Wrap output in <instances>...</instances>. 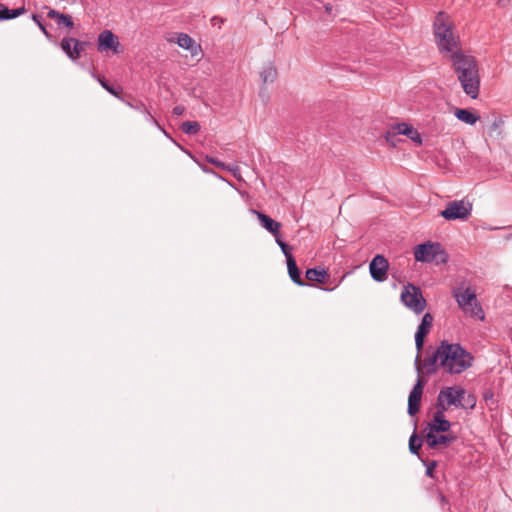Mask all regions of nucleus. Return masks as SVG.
<instances>
[{
	"instance_id": "40",
	"label": "nucleus",
	"mask_w": 512,
	"mask_h": 512,
	"mask_svg": "<svg viewBox=\"0 0 512 512\" xmlns=\"http://www.w3.org/2000/svg\"><path fill=\"white\" fill-rule=\"evenodd\" d=\"M324 8H325V11L327 12V14H331L332 13L333 6L330 3L325 4Z\"/></svg>"
},
{
	"instance_id": "33",
	"label": "nucleus",
	"mask_w": 512,
	"mask_h": 512,
	"mask_svg": "<svg viewBox=\"0 0 512 512\" xmlns=\"http://www.w3.org/2000/svg\"><path fill=\"white\" fill-rule=\"evenodd\" d=\"M206 161L215 165L217 168H220L222 170H224V168H226V164L214 157H211V156H206Z\"/></svg>"
},
{
	"instance_id": "37",
	"label": "nucleus",
	"mask_w": 512,
	"mask_h": 512,
	"mask_svg": "<svg viewBox=\"0 0 512 512\" xmlns=\"http://www.w3.org/2000/svg\"><path fill=\"white\" fill-rule=\"evenodd\" d=\"M435 467H436V462L435 461L430 462L427 465L426 475L429 476V477H433V470H434Z\"/></svg>"
},
{
	"instance_id": "1",
	"label": "nucleus",
	"mask_w": 512,
	"mask_h": 512,
	"mask_svg": "<svg viewBox=\"0 0 512 512\" xmlns=\"http://www.w3.org/2000/svg\"><path fill=\"white\" fill-rule=\"evenodd\" d=\"M449 60L465 94L476 99L480 92V75L475 57L461 52L453 53Z\"/></svg>"
},
{
	"instance_id": "42",
	"label": "nucleus",
	"mask_w": 512,
	"mask_h": 512,
	"mask_svg": "<svg viewBox=\"0 0 512 512\" xmlns=\"http://www.w3.org/2000/svg\"><path fill=\"white\" fill-rule=\"evenodd\" d=\"M396 138H397V137H391V138H390V141H389V142H390L392 145H394V146H395V144H396V143H395V139H396Z\"/></svg>"
},
{
	"instance_id": "15",
	"label": "nucleus",
	"mask_w": 512,
	"mask_h": 512,
	"mask_svg": "<svg viewBox=\"0 0 512 512\" xmlns=\"http://www.w3.org/2000/svg\"><path fill=\"white\" fill-rule=\"evenodd\" d=\"M445 411H442L440 408H436V412L434 413L433 420L428 423L429 431L427 433H440L447 432L451 427V423L445 419L444 417Z\"/></svg>"
},
{
	"instance_id": "21",
	"label": "nucleus",
	"mask_w": 512,
	"mask_h": 512,
	"mask_svg": "<svg viewBox=\"0 0 512 512\" xmlns=\"http://www.w3.org/2000/svg\"><path fill=\"white\" fill-rule=\"evenodd\" d=\"M287 268L289 277L295 284L299 286L307 285L306 282H304L303 279L301 278V273L297 267L294 257H288Z\"/></svg>"
},
{
	"instance_id": "23",
	"label": "nucleus",
	"mask_w": 512,
	"mask_h": 512,
	"mask_svg": "<svg viewBox=\"0 0 512 512\" xmlns=\"http://www.w3.org/2000/svg\"><path fill=\"white\" fill-rule=\"evenodd\" d=\"M455 116L458 120L470 125H474L480 119L477 114L471 112L470 110L460 108L456 109Z\"/></svg>"
},
{
	"instance_id": "7",
	"label": "nucleus",
	"mask_w": 512,
	"mask_h": 512,
	"mask_svg": "<svg viewBox=\"0 0 512 512\" xmlns=\"http://www.w3.org/2000/svg\"><path fill=\"white\" fill-rule=\"evenodd\" d=\"M465 390L461 387H446L440 390L436 408H440L442 411H447L450 406L460 407L466 409V405L463 404Z\"/></svg>"
},
{
	"instance_id": "22",
	"label": "nucleus",
	"mask_w": 512,
	"mask_h": 512,
	"mask_svg": "<svg viewBox=\"0 0 512 512\" xmlns=\"http://www.w3.org/2000/svg\"><path fill=\"white\" fill-rule=\"evenodd\" d=\"M25 13V8L9 9L0 2V21L14 19Z\"/></svg>"
},
{
	"instance_id": "20",
	"label": "nucleus",
	"mask_w": 512,
	"mask_h": 512,
	"mask_svg": "<svg viewBox=\"0 0 512 512\" xmlns=\"http://www.w3.org/2000/svg\"><path fill=\"white\" fill-rule=\"evenodd\" d=\"M47 17L50 19H54L59 26L63 25L70 29L74 27V22L71 16L60 13L54 9H50L47 12Z\"/></svg>"
},
{
	"instance_id": "26",
	"label": "nucleus",
	"mask_w": 512,
	"mask_h": 512,
	"mask_svg": "<svg viewBox=\"0 0 512 512\" xmlns=\"http://www.w3.org/2000/svg\"><path fill=\"white\" fill-rule=\"evenodd\" d=\"M73 37H64L60 42V47L62 51L67 55L68 58L75 61L74 52H73Z\"/></svg>"
},
{
	"instance_id": "5",
	"label": "nucleus",
	"mask_w": 512,
	"mask_h": 512,
	"mask_svg": "<svg viewBox=\"0 0 512 512\" xmlns=\"http://www.w3.org/2000/svg\"><path fill=\"white\" fill-rule=\"evenodd\" d=\"M416 261L442 264L448 259L447 253L440 243L426 242L416 246L414 251Z\"/></svg>"
},
{
	"instance_id": "3",
	"label": "nucleus",
	"mask_w": 512,
	"mask_h": 512,
	"mask_svg": "<svg viewBox=\"0 0 512 512\" xmlns=\"http://www.w3.org/2000/svg\"><path fill=\"white\" fill-rule=\"evenodd\" d=\"M433 27L436 44L440 53L447 54L448 58H450L453 53L462 52L457 48L459 37L454 33L453 24L445 13L439 12L437 14Z\"/></svg>"
},
{
	"instance_id": "18",
	"label": "nucleus",
	"mask_w": 512,
	"mask_h": 512,
	"mask_svg": "<svg viewBox=\"0 0 512 512\" xmlns=\"http://www.w3.org/2000/svg\"><path fill=\"white\" fill-rule=\"evenodd\" d=\"M176 42L181 48L189 50L192 56H196L200 50V46H197L194 39L186 33H178Z\"/></svg>"
},
{
	"instance_id": "8",
	"label": "nucleus",
	"mask_w": 512,
	"mask_h": 512,
	"mask_svg": "<svg viewBox=\"0 0 512 512\" xmlns=\"http://www.w3.org/2000/svg\"><path fill=\"white\" fill-rule=\"evenodd\" d=\"M472 212V205L464 200H454L447 203L440 216L446 220H467Z\"/></svg>"
},
{
	"instance_id": "19",
	"label": "nucleus",
	"mask_w": 512,
	"mask_h": 512,
	"mask_svg": "<svg viewBox=\"0 0 512 512\" xmlns=\"http://www.w3.org/2000/svg\"><path fill=\"white\" fill-rule=\"evenodd\" d=\"M305 277L309 281L325 284L330 276L324 268H309L305 272Z\"/></svg>"
},
{
	"instance_id": "17",
	"label": "nucleus",
	"mask_w": 512,
	"mask_h": 512,
	"mask_svg": "<svg viewBox=\"0 0 512 512\" xmlns=\"http://www.w3.org/2000/svg\"><path fill=\"white\" fill-rule=\"evenodd\" d=\"M254 213L257 215L261 225L269 231L271 234L275 236V238L279 235L281 224L275 220H273L268 215L254 211Z\"/></svg>"
},
{
	"instance_id": "30",
	"label": "nucleus",
	"mask_w": 512,
	"mask_h": 512,
	"mask_svg": "<svg viewBox=\"0 0 512 512\" xmlns=\"http://www.w3.org/2000/svg\"><path fill=\"white\" fill-rule=\"evenodd\" d=\"M127 106H129L130 108L136 110V111H139L141 113L143 112H147V107L146 105L140 101V100H125V99H121Z\"/></svg>"
},
{
	"instance_id": "24",
	"label": "nucleus",
	"mask_w": 512,
	"mask_h": 512,
	"mask_svg": "<svg viewBox=\"0 0 512 512\" xmlns=\"http://www.w3.org/2000/svg\"><path fill=\"white\" fill-rule=\"evenodd\" d=\"M260 76L264 84L272 83L277 78V70L272 64H269L263 68Z\"/></svg>"
},
{
	"instance_id": "12",
	"label": "nucleus",
	"mask_w": 512,
	"mask_h": 512,
	"mask_svg": "<svg viewBox=\"0 0 512 512\" xmlns=\"http://www.w3.org/2000/svg\"><path fill=\"white\" fill-rule=\"evenodd\" d=\"M434 317L431 313L427 312L423 315L422 320L415 333V346L418 352L423 349L424 339L429 334Z\"/></svg>"
},
{
	"instance_id": "43",
	"label": "nucleus",
	"mask_w": 512,
	"mask_h": 512,
	"mask_svg": "<svg viewBox=\"0 0 512 512\" xmlns=\"http://www.w3.org/2000/svg\"><path fill=\"white\" fill-rule=\"evenodd\" d=\"M203 171L206 172V173H210L211 172V170L208 169V168H203Z\"/></svg>"
},
{
	"instance_id": "39",
	"label": "nucleus",
	"mask_w": 512,
	"mask_h": 512,
	"mask_svg": "<svg viewBox=\"0 0 512 512\" xmlns=\"http://www.w3.org/2000/svg\"><path fill=\"white\" fill-rule=\"evenodd\" d=\"M496 3L497 5H499L500 7H506L507 4L509 3V0H496Z\"/></svg>"
},
{
	"instance_id": "36",
	"label": "nucleus",
	"mask_w": 512,
	"mask_h": 512,
	"mask_svg": "<svg viewBox=\"0 0 512 512\" xmlns=\"http://www.w3.org/2000/svg\"><path fill=\"white\" fill-rule=\"evenodd\" d=\"M463 401H464L463 404L466 405V408H470V409L474 408L475 403H476L473 395H468L467 398L464 397Z\"/></svg>"
},
{
	"instance_id": "11",
	"label": "nucleus",
	"mask_w": 512,
	"mask_h": 512,
	"mask_svg": "<svg viewBox=\"0 0 512 512\" xmlns=\"http://www.w3.org/2000/svg\"><path fill=\"white\" fill-rule=\"evenodd\" d=\"M424 384L425 382L423 381V379L420 376H418L416 384L410 391L407 407V413L410 416H414L419 412Z\"/></svg>"
},
{
	"instance_id": "38",
	"label": "nucleus",
	"mask_w": 512,
	"mask_h": 512,
	"mask_svg": "<svg viewBox=\"0 0 512 512\" xmlns=\"http://www.w3.org/2000/svg\"><path fill=\"white\" fill-rule=\"evenodd\" d=\"M184 111H185V108L181 105L175 106L173 108V113L178 116L182 115L184 113Z\"/></svg>"
},
{
	"instance_id": "4",
	"label": "nucleus",
	"mask_w": 512,
	"mask_h": 512,
	"mask_svg": "<svg viewBox=\"0 0 512 512\" xmlns=\"http://www.w3.org/2000/svg\"><path fill=\"white\" fill-rule=\"evenodd\" d=\"M453 296L459 306V308L471 317L483 321L485 319V313L474 290L467 287L465 289L459 287L453 291Z\"/></svg>"
},
{
	"instance_id": "35",
	"label": "nucleus",
	"mask_w": 512,
	"mask_h": 512,
	"mask_svg": "<svg viewBox=\"0 0 512 512\" xmlns=\"http://www.w3.org/2000/svg\"><path fill=\"white\" fill-rule=\"evenodd\" d=\"M224 170L231 172L234 177H240V168L238 165L226 164V168H224Z\"/></svg>"
},
{
	"instance_id": "10",
	"label": "nucleus",
	"mask_w": 512,
	"mask_h": 512,
	"mask_svg": "<svg viewBox=\"0 0 512 512\" xmlns=\"http://www.w3.org/2000/svg\"><path fill=\"white\" fill-rule=\"evenodd\" d=\"M389 263L383 255H376L369 265L371 277L377 282H383L387 279Z\"/></svg>"
},
{
	"instance_id": "32",
	"label": "nucleus",
	"mask_w": 512,
	"mask_h": 512,
	"mask_svg": "<svg viewBox=\"0 0 512 512\" xmlns=\"http://www.w3.org/2000/svg\"><path fill=\"white\" fill-rule=\"evenodd\" d=\"M32 19L38 25V27L44 33V35L49 38L50 33L47 31V29H46L45 25L43 24V22L41 21L40 17L38 15L34 14L32 16Z\"/></svg>"
},
{
	"instance_id": "27",
	"label": "nucleus",
	"mask_w": 512,
	"mask_h": 512,
	"mask_svg": "<svg viewBox=\"0 0 512 512\" xmlns=\"http://www.w3.org/2000/svg\"><path fill=\"white\" fill-rule=\"evenodd\" d=\"M181 130L185 134L194 135L199 132L200 124L196 121H186L182 123Z\"/></svg>"
},
{
	"instance_id": "16",
	"label": "nucleus",
	"mask_w": 512,
	"mask_h": 512,
	"mask_svg": "<svg viewBox=\"0 0 512 512\" xmlns=\"http://www.w3.org/2000/svg\"><path fill=\"white\" fill-rule=\"evenodd\" d=\"M426 443L431 449H436L437 447L443 445L447 446L448 444L454 442L457 437L455 435H436L433 433H427L425 436Z\"/></svg>"
},
{
	"instance_id": "13",
	"label": "nucleus",
	"mask_w": 512,
	"mask_h": 512,
	"mask_svg": "<svg viewBox=\"0 0 512 512\" xmlns=\"http://www.w3.org/2000/svg\"><path fill=\"white\" fill-rule=\"evenodd\" d=\"M399 135H405L412 141L421 143V136L416 129L407 123H399L391 128L386 133V140L390 141L391 137H398Z\"/></svg>"
},
{
	"instance_id": "28",
	"label": "nucleus",
	"mask_w": 512,
	"mask_h": 512,
	"mask_svg": "<svg viewBox=\"0 0 512 512\" xmlns=\"http://www.w3.org/2000/svg\"><path fill=\"white\" fill-rule=\"evenodd\" d=\"M421 446L422 440L417 436L416 432L414 431L409 439V450L412 454L418 455Z\"/></svg>"
},
{
	"instance_id": "41",
	"label": "nucleus",
	"mask_w": 512,
	"mask_h": 512,
	"mask_svg": "<svg viewBox=\"0 0 512 512\" xmlns=\"http://www.w3.org/2000/svg\"><path fill=\"white\" fill-rule=\"evenodd\" d=\"M336 287H337V284L334 287H325V288H323V290L330 292V291L334 290Z\"/></svg>"
},
{
	"instance_id": "31",
	"label": "nucleus",
	"mask_w": 512,
	"mask_h": 512,
	"mask_svg": "<svg viewBox=\"0 0 512 512\" xmlns=\"http://www.w3.org/2000/svg\"><path fill=\"white\" fill-rule=\"evenodd\" d=\"M276 243L279 245L283 254L285 255L286 261H288V257H293V255L291 254V247L288 244H286L284 241H282V239L280 238V235H278L276 237Z\"/></svg>"
},
{
	"instance_id": "6",
	"label": "nucleus",
	"mask_w": 512,
	"mask_h": 512,
	"mask_svg": "<svg viewBox=\"0 0 512 512\" xmlns=\"http://www.w3.org/2000/svg\"><path fill=\"white\" fill-rule=\"evenodd\" d=\"M400 299L405 307L417 315L421 314L427 305L421 289L411 283L403 286Z\"/></svg>"
},
{
	"instance_id": "14",
	"label": "nucleus",
	"mask_w": 512,
	"mask_h": 512,
	"mask_svg": "<svg viewBox=\"0 0 512 512\" xmlns=\"http://www.w3.org/2000/svg\"><path fill=\"white\" fill-rule=\"evenodd\" d=\"M419 358L420 356L418 354L415 361L418 373H420L422 370H425V373L430 375L437 371L438 366L441 367L442 356L439 353V346L436 348V350L432 353L431 356L424 360L422 367L418 363Z\"/></svg>"
},
{
	"instance_id": "34",
	"label": "nucleus",
	"mask_w": 512,
	"mask_h": 512,
	"mask_svg": "<svg viewBox=\"0 0 512 512\" xmlns=\"http://www.w3.org/2000/svg\"><path fill=\"white\" fill-rule=\"evenodd\" d=\"M143 114L145 115L147 122L155 125L156 127L162 130L161 125L158 123V121L155 119V117L151 114V112L148 109L147 112H143Z\"/></svg>"
},
{
	"instance_id": "29",
	"label": "nucleus",
	"mask_w": 512,
	"mask_h": 512,
	"mask_svg": "<svg viewBox=\"0 0 512 512\" xmlns=\"http://www.w3.org/2000/svg\"><path fill=\"white\" fill-rule=\"evenodd\" d=\"M89 45L86 41H80L74 38L73 41V52L75 60L79 59L82 52L85 51L86 47Z\"/></svg>"
},
{
	"instance_id": "25",
	"label": "nucleus",
	"mask_w": 512,
	"mask_h": 512,
	"mask_svg": "<svg viewBox=\"0 0 512 512\" xmlns=\"http://www.w3.org/2000/svg\"><path fill=\"white\" fill-rule=\"evenodd\" d=\"M93 76L97 79V81L100 83V85L107 92H109L111 95L117 97L118 99H122V97H121L122 89L120 87H118V88L113 87L112 85L109 84V82L107 80H105L101 76H96V75H93Z\"/></svg>"
},
{
	"instance_id": "9",
	"label": "nucleus",
	"mask_w": 512,
	"mask_h": 512,
	"mask_svg": "<svg viewBox=\"0 0 512 512\" xmlns=\"http://www.w3.org/2000/svg\"><path fill=\"white\" fill-rule=\"evenodd\" d=\"M97 49L99 52L112 51L114 54L121 52L118 37L110 30H104L98 35Z\"/></svg>"
},
{
	"instance_id": "2",
	"label": "nucleus",
	"mask_w": 512,
	"mask_h": 512,
	"mask_svg": "<svg viewBox=\"0 0 512 512\" xmlns=\"http://www.w3.org/2000/svg\"><path fill=\"white\" fill-rule=\"evenodd\" d=\"M441 367L450 374H460L472 366L473 356L460 344L442 341L439 345Z\"/></svg>"
}]
</instances>
